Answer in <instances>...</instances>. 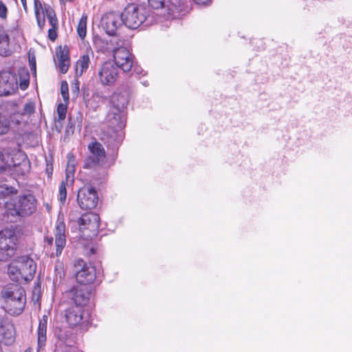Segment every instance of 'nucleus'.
I'll list each match as a JSON object with an SVG mask.
<instances>
[{
    "label": "nucleus",
    "instance_id": "nucleus-1",
    "mask_svg": "<svg viewBox=\"0 0 352 352\" xmlns=\"http://www.w3.org/2000/svg\"><path fill=\"white\" fill-rule=\"evenodd\" d=\"M1 296L3 300L1 308L12 316H19L23 311L25 303V292L16 284H10L3 288Z\"/></svg>",
    "mask_w": 352,
    "mask_h": 352
},
{
    "label": "nucleus",
    "instance_id": "nucleus-2",
    "mask_svg": "<svg viewBox=\"0 0 352 352\" xmlns=\"http://www.w3.org/2000/svg\"><path fill=\"white\" fill-rule=\"evenodd\" d=\"M5 214L10 221H15L19 217L30 216L36 210V199L32 195L19 196L9 199L4 204Z\"/></svg>",
    "mask_w": 352,
    "mask_h": 352
},
{
    "label": "nucleus",
    "instance_id": "nucleus-3",
    "mask_svg": "<svg viewBox=\"0 0 352 352\" xmlns=\"http://www.w3.org/2000/svg\"><path fill=\"white\" fill-rule=\"evenodd\" d=\"M88 149L90 155L85 158L82 167L100 170L99 178L104 177L107 175V169L113 164L114 161L110 162L107 161L105 150L98 142H91L88 145Z\"/></svg>",
    "mask_w": 352,
    "mask_h": 352
},
{
    "label": "nucleus",
    "instance_id": "nucleus-4",
    "mask_svg": "<svg viewBox=\"0 0 352 352\" xmlns=\"http://www.w3.org/2000/svg\"><path fill=\"white\" fill-rule=\"evenodd\" d=\"M36 265L29 256H21L15 258L8 266V274L16 281L24 279L32 280L35 274Z\"/></svg>",
    "mask_w": 352,
    "mask_h": 352
},
{
    "label": "nucleus",
    "instance_id": "nucleus-5",
    "mask_svg": "<svg viewBox=\"0 0 352 352\" xmlns=\"http://www.w3.org/2000/svg\"><path fill=\"white\" fill-rule=\"evenodd\" d=\"M123 24L130 29H137L148 17V10L142 6L128 4L120 14Z\"/></svg>",
    "mask_w": 352,
    "mask_h": 352
},
{
    "label": "nucleus",
    "instance_id": "nucleus-6",
    "mask_svg": "<svg viewBox=\"0 0 352 352\" xmlns=\"http://www.w3.org/2000/svg\"><path fill=\"white\" fill-rule=\"evenodd\" d=\"M14 230L4 229L0 232V261H6L14 256L16 245Z\"/></svg>",
    "mask_w": 352,
    "mask_h": 352
},
{
    "label": "nucleus",
    "instance_id": "nucleus-7",
    "mask_svg": "<svg viewBox=\"0 0 352 352\" xmlns=\"http://www.w3.org/2000/svg\"><path fill=\"white\" fill-rule=\"evenodd\" d=\"M80 231L87 238L98 235L100 228V217L94 212H87L78 220Z\"/></svg>",
    "mask_w": 352,
    "mask_h": 352
},
{
    "label": "nucleus",
    "instance_id": "nucleus-8",
    "mask_svg": "<svg viewBox=\"0 0 352 352\" xmlns=\"http://www.w3.org/2000/svg\"><path fill=\"white\" fill-rule=\"evenodd\" d=\"M16 331L11 318L0 313V343L12 345L16 339Z\"/></svg>",
    "mask_w": 352,
    "mask_h": 352
},
{
    "label": "nucleus",
    "instance_id": "nucleus-9",
    "mask_svg": "<svg viewBox=\"0 0 352 352\" xmlns=\"http://www.w3.org/2000/svg\"><path fill=\"white\" fill-rule=\"evenodd\" d=\"M77 201L82 210H91L98 202V193L92 186H85L80 188L77 195Z\"/></svg>",
    "mask_w": 352,
    "mask_h": 352
},
{
    "label": "nucleus",
    "instance_id": "nucleus-10",
    "mask_svg": "<svg viewBox=\"0 0 352 352\" xmlns=\"http://www.w3.org/2000/svg\"><path fill=\"white\" fill-rule=\"evenodd\" d=\"M67 296L76 305L75 307L83 308L89 302L91 289L88 286L79 285L67 292Z\"/></svg>",
    "mask_w": 352,
    "mask_h": 352
},
{
    "label": "nucleus",
    "instance_id": "nucleus-11",
    "mask_svg": "<svg viewBox=\"0 0 352 352\" xmlns=\"http://www.w3.org/2000/svg\"><path fill=\"white\" fill-rule=\"evenodd\" d=\"M65 319L68 324L72 327L85 326L89 322V316L85 314L83 308L72 307L65 311Z\"/></svg>",
    "mask_w": 352,
    "mask_h": 352
},
{
    "label": "nucleus",
    "instance_id": "nucleus-12",
    "mask_svg": "<svg viewBox=\"0 0 352 352\" xmlns=\"http://www.w3.org/2000/svg\"><path fill=\"white\" fill-rule=\"evenodd\" d=\"M113 58L116 66L124 72L132 70L134 65L133 55L125 47H118L113 52Z\"/></svg>",
    "mask_w": 352,
    "mask_h": 352
},
{
    "label": "nucleus",
    "instance_id": "nucleus-13",
    "mask_svg": "<svg viewBox=\"0 0 352 352\" xmlns=\"http://www.w3.org/2000/svg\"><path fill=\"white\" fill-rule=\"evenodd\" d=\"M78 266L82 267L81 269L76 273V278L78 283L85 286L93 283L96 278L95 267L86 265L83 260H78L77 261L76 267Z\"/></svg>",
    "mask_w": 352,
    "mask_h": 352
},
{
    "label": "nucleus",
    "instance_id": "nucleus-14",
    "mask_svg": "<svg viewBox=\"0 0 352 352\" xmlns=\"http://www.w3.org/2000/svg\"><path fill=\"white\" fill-rule=\"evenodd\" d=\"M18 89L17 78L10 72L0 73V96H8L14 94Z\"/></svg>",
    "mask_w": 352,
    "mask_h": 352
},
{
    "label": "nucleus",
    "instance_id": "nucleus-15",
    "mask_svg": "<svg viewBox=\"0 0 352 352\" xmlns=\"http://www.w3.org/2000/svg\"><path fill=\"white\" fill-rule=\"evenodd\" d=\"M118 76V68L111 62L104 63L100 68L98 77L103 85H113Z\"/></svg>",
    "mask_w": 352,
    "mask_h": 352
},
{
    "label": "nucleus",
    "instance_id": "nucleus-16",
    "mask_svg": "<svg viewBox=\"0 0 352 352\" xmlns=\"http://www.w3.org/2000/svg\"><path fill=\"white\" fill-rule=\"evenodd\" d=\"M120 15L115 12H109L103 15L101 25L109 36H114L119 26L121 25Z\"/></svg>",
    "mask_w": 352,
    "mask_h": 352
},
{
    "label": "nucleus",
    "instance_id": "nucleus-17",
    "mask_svg": "<svg viewBox=\"0 0 352 352\" xmlns=\"http://www.w3.org/2000/svg\"><path fill=\"white\" fill-rule=\"evenodd\" d=\"M106 121L109 127L122 130L126 126V112L110 109L106 116Z\"/></svg>",
    "mask_w": 352,
    "mask_h": 352
},
{
    "label": "nucleus",
    "instance_id": "nucleus-18",
    "mask_svg": "<svg viewBox=\"0 0 352 352\" xmlns=\"http://www.w3.org/2000/svg\"><path fill=\"white\" fill-rule=\"evenodd\" d=\"M55 245H56V256H59L65 247L66 239H65V224L63 219H58L56 226H55Z\"/></svg>",
    "mask_w": 352,
    "mask_h": 352
},
{
    "label": "nucleus",
    "instance_id": "nucleus-19",
    "mask_svg": "<svg viewBox=\"0 0 352 352\" xmlns=\"http://www.w3.org/2000/svg\"><path fill=\"white\" fill-rule=\"evenodd\" d=\"M129 94L125 91L124 93L115 92L111 96L110 109L120 111H126L125 109L129 103Z\"/></svg>",
    "mask_w": 352,
    "mask_h": 352
},
{
    "label": "nucleus",
    "instance_id": "nucleus-20",
    "mask_svg": "<svg viewBox=\"0 0 352 352\" xmlns=\"http://www.w3.org/2000/svg\"><path fill=\"white\" fill-rule=\"evenodd\" d=\"M52 8L50 5L45 4L43 6L40 0H34V10L37 21V25L41 30H43L45 25V16H46V9Z\"/></svg>",
    "mask_w": 352,
    "mask_h": 352
},
{
    "label": "nucleus",
    "instance_id": "nucleus-21",
    "mask_svg": "<svg viewBox=\"0 0 352 352\" xmlns=\"http://www.w3.org/2000/svg\"><path fill=\"white\" fill-rule=\"evenodd\" d=\"M46 17L52 26L48 30L47 36L50 40L54 41L57 38L56 30L58 28V21L53 8H48L46 9Z\"/></svg>",
    "mask_w": 352,
    "mask_h": 352
},
{
    "label": "nucleus",
    "instance_id": "nucleus-22",
    "mask_svg": "<svg viewBox=\"0 0 352 352\" xmlns=\"http://www.w3.org/2000/svg\"><path fill=\"white\" fill-rule=\"evenodd\" d=\"M47 317L43 316L42 318L39 320L37 329V345L38 351L45 346L47 341Z\"/></svg>",
    "mask_w": 352,
    "mask_h": 352
},
{
    "label": "nucleus",
    "instance_id": "nucleus-23",
    "mask_svg": "<svg viewBox=\"0 0 352 352\" xmlns=\"http://www.w3.org/2000/svg\"><path fill=\"white\" fill-rule=\"evenodd\" d=\"M12 166L14 168H20L21 166L27 167V162H23V163L16 165L13 164V161L10 159V153L5 149L0 150V172H3L8 169H10Z\"/></svg>",
    "mask_w": 352,
    "mask_h": 352
},
{
    "label": "nucleus",
    "instance_id": "nucleus-24",
    "mask_svg": "<svg viewBox=\"0 0 352 352\" xmlns=\"http://www.w3.org/2000/svg\"><path fill=\"white\" fill-rule=\"evenodd\" d=\"M116 129L111 128L104 131L100 135V140L107 146H116L120 143V138L118 135Z\"/></svg>",
    "mask_w": 352,
    "mask_h": 352
},
{
    "label": "nucleus",
    "instance_id": "nucleus-25",
    "mask_svg": "<svg viewBox=\"0 0 352 352\" xmlns=\"http://www.w3.org/2000/svg\"><path fill=\"white\" fill-rule=\"evenodd\" d=\"M185 0H166L165 8L167 9V13L169 15L175 16L184 10Z\"/></svg>",
    "mask_w": 352,
    "mask_h": 352
},
{
    "label": "nucleus",
    "instance_id": "nucleus-26",
    "mask_svg": "<svg viewBox=\"0 0 352 352\" xmlns=\"http://www.w3.org/2000/svg\"><path fill=\"white\" fill-rule=\"evenodd\" d=\"M10 54V37L5 30L0 29V55L8 56Z\"/></svg>",
    "mask_w": 352,
    "mask_h": 352
},
{
    "label": "nucleus",
    "instance_id": "nucleus-27",
    "mask_svg": "<svg viewBox=\"0 0 352 352\" xmlns=\"http://www.w3.org/2000/svg\"><path fill=\"white\" fill-rule=\"evenodd\" d=\"M90 63V58L89 53L87 52L85 54H83L79 58V60L77 61L76 63V72L79 73L80 75L83 74L84 72H85L89 65Z\"/></svg>",
    "mask_w": 352,
    "mask_h": 352
},
{
    "label": "nucleus",
    "instance_id": "nucleus-28",
    "mask_svg": "<svg viewBox=\"0 0 352 352\" xmlns=\"http://www.w3.org/2000/svg\"><path fill=\"white\" fill-rule=\"evenodd\" d=\"M87 15L84 13L77 26V33L81 40H84L87 34Z\"/></svg>",
    "mask_w": 352,
    "mask_h": 352
},
{
    "label": "nucleus",
    "instance_id": "nucleus-29",
    "mask_svg": "<svg viewBox=\"0 0 352 352\" xmlns=\"http://www.w3.org/2000/svg\"><path fill=\"white\" fill-rule=\"evenodd\" d=\"M10 129V121L4 114L0 113V135L8 133Z\"/></svg>",
    "mask_w": 352,
    "mask_h": 352
},
{
    "label": "nucleus",
    "instance_id": "nucleus-30",
    "mask_svg": "<svg viewBox=\"0 0 352 352\" xmlns=\"http://www.w3.org/2000/svg\"><path fill=\"white\" fill-rule=\"evenodd\" d=\"M93 43L94 47L97 49V51L104 52L106 50L107 43L99 36H94L93 38Z\"/></svg>",
    "mask_w": 352,
    "mask_h": 352
},
{
    "label": "nucleus",
    "instance_id": "nucleus-31",
    "mask_svg": "<svg viewBox=\"0 0 352 352\" xmlns=\"http://www.w3.org/2000/svg\"><path fill=\"white\" fill-rule=\"evenodd\" d=\"M67 182L62 181L58 189L59 193V201L63 204H65L67 198V189H66Z\"/></svg>",
    "mask_w": 352,
    "mask_h": 352
},
{
    "label": "nucleus",
    "instance_id": "nucleus-32",
    "mask_svg": "<svg viewBox=\"0 0 352 352\" xmlns=\"http://www.w3.org/2000/svg\"><path fill=\"white\" fill-rule=\"evenodd\" d=\"M67 103H66L65 104L60 103L57 107V113L59 120H63L66 118L67 110Z\"/></svg>",
    "mask_w": 352,
    "mask_h": 352
},
{
    "label": "nucleus",
    "instance_id": "nucleus-33",
    "mask_svg": "<svg viewBox=\"0 0 352 352\" xmlns=\"http://www.w3.org/2000/svg\"><path fill=\"white\" fill-rule=\"evenodd\" d=\"M60 92L63 96V100L65 103H68L69 101V90L68 85L66 81H62L60 85Z\"/></svg>",
    "mask_w": 352,
    "mask_h": 352
},
{
    "label": "nucleus",
    "instance_id": "nucleus-34",
    "mask_svg": "<svg viewBox=\"0 0 352 352\" xmlns=\"http://www.w3.org/2000/svg\"><path fill=\"white\" fill-rule=\"evenodd\" d=\"M17 190H15L13 187H1L0 190V198L16 194Z\"/></svg>",
    "mask_w": 352,
    "mask_h": 352
},
{
    "label": "nucleus",
    "instance_id": "nucleus-35",
    "mask_svg": "<svg viewBox=\"0 0 352 352\" xmlns=\"http://www.w3.org/2000/svg\"><path fill=\"white\" fill-rule=\"evenodd\" d=\"M148 3L153 9L165 8L166 0H148Z\"/></svg>",
    "mask_w": 352,
    "mask_h": 352
},
{
    "label": "nucleus",
    "instance_id": "nucleus-36",
    "mask_svg": "<svg viewBox=\"0 0 352 352\" xmlns=\"http://www.w3.org/2000/svg\"><path fill=\"white\" fill-rule=\"evenodd\" d=\"M8 14V7L2 1H0V19H1V21H4L7 20Z\"/></svg>",
    "mask_w": 352,
    "mask_h": 352
},
{
    "label": "nucleus",
    "instance_id": "nucleus-37",
    "mask_svg": "<svg viewBox=\"0 0 352 352\" xmlns=\"http://www.w3.org/2000/svg\"><path fill=\"white\" fill-rule=\"evenodd\" d=\"M35 110V105L33 102H28L25 103L23 107V112L22 114H32Z\"/></svg>",
    "mask_w": 352,
    "mask_h": 352
},
{
    "label": "nucleus",
    "instance_id": "nucleus-38",
    "mask_svg": "<svg viewBox=\"0 0 352 352\" xmlns=\"http://www.w3.org/2000/svg\"><path fill=\"white\" fill-rule=\"evenodd\" d=\"M69 60L58 61V67L62 74H65L69 69Z\"/></svg>",
    "mask_w": 352,
    "mask_h": 352
},
{
    "label": "nucleus",
    "instance_id": "nucleus-39",
    "mask_svg": "<svg viewBox=\"0 0 352 352\" xmlns=\"http://www.w3.org/2000/svg\"><path fill=\"white\" fill-rule=\"evenodd\" d=\"M57 61H63V60H69V56L67 52L64 50H60V51L57 52Z\"/></svg>",
    "mask_w": 352,
    "mask_h": 352
},
{
    "label": "nucleus",
    "instance_id": "nucleus-40",
    "mask_svg": "<svg viewBox=\"0 0 352 352\" xmlns=\"http://www.w3.org/2000/svg\"><path fill=\"white\" fill-rule=\"evenodd\" d=\"M44 241H45V248H47V247L51 248L53 245L54 239L52 236H45Z\"/></svg>",
    "mask_w": 352,
    "mask_h": 352
},
{
    "label": "nucleus",
    "instance_id": "nucleus-41",
    "mask_svg": "<svg viewBox=\"0 0 352 352\" xmlns=\"http://www.w3.org/2000/svg\"><path fill=\"white\" fill-rule=\"evenodd\" d=\"M30 67L32 71H36V59L35 57L33 56L32 58L29 59Z\"/></svg>",
    "mask_w": 352,
    "mask_h": 352
},
{
    "label": "nucleus",
    "instance_id": "nucleus-42",
    "mask_svg": "<svg viewBox=\"0 0 352 352\" xmlns=\"http://www.w3.org/2000/svg\"><path fill=\"white\" fill-rule=\"evenodd\" d=\"M74 126H75L74 124L72 122V120L69 118V121H68V124L67 126L66 131H69V130H71L72 132L73 133L74 131Z\"/></svg>",
    "mask_w": 352,
    "mask_h": 352
},
{
    "label": "nucleus",
    "instance_id": "nucleus-43",
    "mask_svg": "<svg viewBox=\"0 0 352 352\" xmlns=\"http://www.w3.org/2000/svg\"><path fill=\"white\" fill-rule=\"evenodd\" d=\"M132 69H133V71L137 74H141L142 72H143V70L138 67V66H136L135 64L133 65V67L132 68Z\"/></svg>",
    "mask_w": 352,
    "mask_h": 352
},
{
    "label": "nucleus",
    "instance_id": "nucleus-44",
    "mask_svg": "<svg viewBox=\"0 0 352 352\" xmlns=\"http://www.w3.org/2000/svg\"><path fill=\"white\" fill-rule=\"evenodd\" d=\"M96 248L94 247H91L88 250V252L86 253L87 255H92L96 253Z\"/></svg>",
    "mask_w": 352,
    "mask_h": 352
},
{
    "label": "nucleus",
    "instance_id": "nucleus-45",
    "mask_svg": "<svg viewBox=\"0 0 352 352\" xmlns=\"http://www.w3.org/2000/svg\"><path fill=\"white\" fill-rule=\"evenodd\" d=\"M21 1L24 11L25 12V13H28V5H27V1L26 0H21Z\"/></svg>",
    "mask_w": 352,
    "mask_h": 352
},
{
    "label": "nucleus",
    "instance_id": "nucleus-46",
    "mask_svg": "<svg viewBox=\"0 0 352 352\" xmlns=\"http://www.w3.org/2000/svg\"><path fill=\"white\" fill-rule=\"evenodd\" d=\"M196 3L203 5L206 4L210 1V0H193Z\"/></svg>",
    "mask_w": 352,
    "mask_h": 352
},
{
    "label": "nucleus",
    "instance_id": "nucleus-47",
    "mask_svg": "<svg viewBox=\"0 0 352 352\" xmlns=\"http://www.w3.org/2000/svg\"><path fill=\"white\" fill-rule=\"evenodd\" d=\"M28 81H25L23 83H21V89L25 90L28 86Z\"/></svg>",
    "mask_w": 352,
    "mask_h": 352
},
{
    "label": "nucleus",
    "instance_id": "nucleus-48",
    "mask_svg": "<svg viewBox=\"0 0 352 352\" xmlns=\"http://www.w3.org/2000/svg\"><path fill=\"white\" fill-rule=\"evenodd\" d=\"M39 291H40V285L38 283H37V285L34 287V289L33 291L34 296L35 295L36 292H39Z\"/></svg>",
    "mask_w": 352,
    "mask_h": 352
},
{
    "label": "nucleus",
    "instance_id": "nucleus-49",
    "mask_svg": "<svg viewBox=\"0 0 352 352\" xmlns=\"http://www.w3.org/2000/svg\"><path fill=\"white\" fill-rule=\"evenodd\" d=\"M24 352H32V349L30 348H28Z\"/></svg>",
    "mask_w": 352,
    "mask_h": 352
},
{
    "label": "nucleus",
    "instance_id": "nucleus-50",
    "mask_svg": "<svg viewBox=\"0 0 352 352\" xmlns=\"http://www.w3.org/2000/svg\"><path fill=\"white\" fill-rule=\"evenodd\" d=\"M144 85L146 86V82H144Z\"/></svg>",
    "mask_w": 352,
    "mask_h": 352
},
{
    "label": "nucleus",
    "instance_id": "nucleus-51",
    "mask_svg": "<svg viewBox=\"0 0 352 352\" xmlns=\"http://www.w3.org/2000/svg\"><path fill=\"white\" fill-rule=\"evenodd\" d=\"M144 85L146 86V82H144Z\"/></svg>",
    "mask_w": 352,
    "mask_h": 352
}]
</instances>
